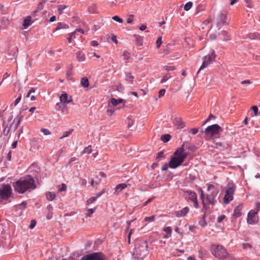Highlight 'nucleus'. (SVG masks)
I'll return each instance as SVG.
<instances>
[{
  "instance_id": "nucleus-43",
  "label": "nucleus",
  "mask_w": 260,
  "mask_h": 260,
  "mask_svg": "<svg viewBox=\"0 0 260 260\" xmlns=\"http://www.w3.org/2000/svg\"><path fill=\"white\" fill-rule=\"evenodd\" d=\"M16 206L20 207L21 209H25L26 206V202L23 201L21 204L17 205Z\"/></svg>"
},
{
  "instance_id": "nucleus-62",
  "label": "nucleus",
  "mask_w": 260,
  "mask_h": 260,
  "mask_svg": "<svg viewBox=\"0 0 260 260\" xmlns=\"http://www.w3.org/2000/svg\"><path fill=\"white\" fill-rule=\"evenodd\" d=\"M250 81L249 80H246L241 82L242 84H250Z\"/></svg>"
},
{
  "instance_id": "nucleus-23",
  "label": "nucleus",
  "mask_w": 260,
  "mask_h": 260,
  "mask_svg": "<svg viewBox=\"0 0 260 260\" xmlns=\"http://www.w3.org/2000/svg\"><path fill=\"white\" fill-rule=\"evenodd\" d=\"M171 138V137L170 135L165 134V135H162L161 136L160 139L164 143H166V142H168L169 141H170Z\"/></svg>"
},
{
  "instance_id": "nucleus-53",
  "label": "nucleus",
  "mask_w": 260,
  "mask_h": 260,
  "mask_svg": "<svg viewBox=\"0 0 260 260\" xmlns=\"http://www.w3.org/2000/svg\"><path fill=\"white\" fill-rule=\"evenodd\" d=\"M260 209V204L259 203H257L255 205V208L254 211L255 212H256V213L257 214V212Z\"/></svg>"
},
{
  "instance_id": "nucleus-2",
  "label": "nucleus",
  "mask_w": 260,
  "mask_h": 260,
  "mask_svg": "<svg viewBox=\"0 0 260 260\" xmlns=\"http://www.w3.org/2000/svg\"><path fill=\"white\" fill-rule=\"evenodd\" d=\"M184 145L183 143L181 147L176 150L173 155L171 156L169 163V166L171 168L176 169L180 166L186 158L187 154L184 152Z\"/></svg>"
},
{
  "instance_id": "nucleus-58",
  "label": "nucleus",
  "mask_w": 260,
  "mask_h": 260,
  "mask_svg": "<svg viewBox=\"0 0 260 260\" xmlns=\"http://www.w3.org/2000/svg\"><path fill=\"white\" fill-rule=\"evenodd\" d=\"M215 118V116H213L212 114H210L208 118L206 120V121L204 122L203 124H205L206 123H207L208 121H209L211 118Z\"/></svg>"
},
{
  "instance_id": "nucleus-5",
  "label": "nucleus",
  "mask_w": 260,
  "mask_h": 260,
  "mask_svg": "<svg viewBox=\"0 0 260 260\" xmlns=\"http://www.w3.org/2000/svg\"><path fill=\"white\" fill-rule=\"evenodd\" d=\"M12 194V188L9 184H4L0 188V202L8 200Z\"/></svg>"
},
{
  "instance_id": "nucleus-20",
  "label": "nucleus",
  "mask_w": 260,
  "mask_h": 260,
  "mask_svg": "<svg viewBox=\"0 0 260 260\" xmlns=\"http://www.w3.org/2000/svg\"><path fill=\"white\" fill-rule=\"evenodd\" d=\"M31 17L29 16H27L23 21V26L25 28L30 26L31 24Z\"/></svg>"
},
{
  "instance_id": "nucleus-22",
  "label": "nucleus",
  "mask_w": 260,
  "mask_h": 260,
  "mask_svg": "<svg viewBox=\"0 0 260 260\" xmlns=\"http://www.w3.org/2000/svg\"><path fill=\"white\" fill-rule=\"evenodd\" d=\"M248 37L250 39H260V35L257 32L249 33Z\"/></svg>"
},
{
  "instance_id": "nucleus-60",
  "label": "nucleus",
  "mask_w": 260,
  "mask_h": 260,
  "mask_svg": "<svg viewBox=\"0 0 260 260\" xmlns=\"http://www.w3.org/2000/svg\"><path fill=\"white\" fill-rule=\"evenodd\" d=\"M191 131L193 135H195L198 132L199 130L197 128H193L191 129Z\"/></svg>"
},
{
  "instance_id": "nucleus-35",
  "label": "nucleus",
  "mask_w": 260,
  "mask_h": 260,
  "mask_svg": "<svg viewBox=\"0 0 260 260\" xmlns=\"http://www.w3.org/2000/svg\"><path fill=\"white\" fill-rule=\"evenodd\" d=\"M145 221L152 222L155 220V215H152L149 217H145L144 218Z\"/></svg>"
},
{
  "instance_id": "nucleus-45",
  "label": "nucleus",
  "mask_w": 260,
  "mask_h": 260,
  "mask_svg": "<svg viewBox=\"0 0 260 260\" xmlns=\"http://www.w3.org/2000/svg\"><path fill=\"white\" fill-rule=\"evenodd\" d=\"M162 43V39L161 37H159L157 38V40L156 41V47L157 48H159L160 46V45Z\"/></svg>"
},
{
  "instance_id": "nucleus-27",
  "label": "nucleus",
  "mask_w": 260,
  "mask_h": 260,
  "mask_svg": "<svg viewBox=\"0 0 260 260\" xmlns=\"http://www.w3.org/2000/svg\"><path fill=\"white\" fill-rule=\"evenodd\" d=\"M77 57L80 61H83L85 59V55L81 51H78L77 53Z\"/></svg>"
},
{
  "instance_id": "nucleus-10",
  "label": "nucleus",
  "mask_w": 260,
  "mask_h": 260,
  "mask_svg": "<svg viewBox=\"0 0 260 260\" xmlns=\"http://www.w3.org/2000/svg\"><path fill=\"white\" fill-rule=\"evenodd\" d=\"M215 54L214 51H212L211 53L205 56L203 58V62L202 65H208L214 63L215 61Z\"/></svg>"
},
{
  "instance_id": "nucleus-6",
  "label": "nucleus",
  "mask_w": 260,
  "mask_h": 260,
  "mask_svg": "<svg viewBox=\"0 0 260 260\" xmlns=\"http://www.w3.org/2000/svg\"><path fill=\"white\" fill-rule=\"evenodd\" d=\"M222 131L221 127L217 124H214L208 126L205 130V133L210 137L217 135Z\"/></svg>"
},
{
  "instance_id": "nucleus-12",
  "label": "nucleus",
  "mask_w": 260,
  "mask_h": 260,
  "mask_svg": "<svg viewBox=\"0 0 260 260\" xmlns=\"http://www.w3.org/2000/svg\"><path fill=\"white\" fill-rule=\"evenodd\" d=\"M227 19L226 13L225 12H221L219 14L218 17L217 19V26L220 28L225 22Z\"/></svg>"
},
{
  "instance_id": "nucleus-42",
  "label": "nucleus",
  "mask_w": 260,
  "mask_h": 260,
  "mask_svg": "<svg viewBox=\"0 0 260 260\" xmlns=\"http://www.w3.org/2000/svg\"><path fill=\"white\" fill-rule=\"evenodd\" d=\"M112 19L117 21V22H118L119 23H122L123 22V19L120 18V17H119L118 16H114L112 17Z\"/></svg>"
},
{
  "instance_id": "nucleus-47",
  "label": "nucleus",
  "mask_w": 260,
  "mask_h": 260,
  "mask_svg": "<svg viewBox=\"0 0 260 260\" xmlns=\"http://www.w3.org/2000/svg\"><path fill=\"white\" fill-rule=\"evenodd\" d=\"M164 231L165 232H166L167 234H169L170 235V236L171 235V234L172 233V229H171V227H170V226H167V227L164 228Z\"/></svg>"
},
{
  "instance_id": "nucleus-41",
  "label": "nucleus",
  "mask_w": 260,
  "mask_h": 260,
  "mask_svg": "<svg viewBox=\"0 0 260 260\" xmlns=\"http://www.w3.org/2000/svg\"><path fill=\"white\" fill-rule=\"evenodd\" d=\"M69 35L70 37L68 38V41L70 43H71L72 42V39L73 38H75V32H73L70 34Z\"/></svg>"
},
{
  "instance_id": "nucleus-26",
  "label": "nucleus",
  "mask_w": 260,
  "mask_h": 260,
  "mask_svg": "<svg viewBox=\"0 0 260 260\" xmlns=\"http://www.w3.org/2000/svg\"><path fill=\"white\" fill-rule=\"evenodd\" d=\"M55 197L56 195L54 192H48L46 193V198L49 201H52Z\"/></svg>"
},
{
  "instance_id": "nucleus-17",
  "label": "nucleus",
  "mask_w": 260,
  "mask_h": 260,
  "mask_svg": "<svg viewBox=\"0 0 260 260\" xmlns=\"http://www.w3.org/2000/svg\"><path fill=\"white\" fill-rule=\"evenodd\" d=\"M173 123L178 128H182L184 126V123L179 117H176L173 120Z\"/></svg>"
},
{
  "instance_id": "nucleus-34",
  "label": "nucleus",
  "mask_w": 260,
  "mask_h": 260,
  "mask_svg": "<svg viewBox=\"0 0 260 260\" xmlns=\"http://www.w3.org/2000/svg\"><path fill=\"white\" fill-rule=\"evenodd\" d=\"M130 56V53L126 51H124L122 54L123 59L126 60Z\"/></svg>"
},
{
  "instance_id": "nucleus-36",
  "label": "nucleus",
  "mask_w": 260,
  "mask_h": 260,
  "mask_svg": "<svg viewBox=\"0 0 260 260\" xmlns=\"http://www.w3.org/2000/svg\"><path fill=\"white\" fill-rule=\"evenodd\" d=\"M40 131L45 135H50L51 134L50 131L47 128H42Z\"/></svg>"
},
{
  "instance_id": "nucleus-54",
  "label": "nucleus",
  "mask_w": 260,
  "mask_h": 260,
  "mask_svg": "<svg viewBox=\"0 0 260 260\" xmlns=\"http://www.w3.org/2000/svg\"><path fill=\"white\" fill-rule=\"evenodd\" d=\"M164 157V151H161L160 152H159L156 156V159H158L159 158L163 157Z\"/></svg>"
},
{
  "instance_id": "nucleus-16",
  "label": "nucleus",
  "mask_w": 260,
  "mask_h": 260,
  "mask_svg": "<svg viewBox=\"0 0 260 260\" xmlns=\"http://www.w3.org/2000/svg\"><path fill=\"white\" fill-rule=\"evenodd\" d=\"M68 95L67 93H63L61 94L59 97L60 102L62 104L70 103L72 101V98L70 97V99L68 100Z\"/></svg>"
},
{
  "instance_id": "nucleus-46",
  "label": "nucleus",
  "mask_w": 260,
  "mask_h": 260,
  "mask_svg": "<svg viewBox=\"0 0 260 260\" xmlns=\"http://www.w3.org/2000/svg\"><path fill=\"white\" fill-rule=\"evenodd\" d=\"M134 15H129L128 17L127 18L126 21L127 23H132L133 21V18H134Z\"/></svg>"
},
{
  "instance_id": "nucleus-55",
  "label": "nucleus",
  "mask_w": 260,
  "mask_h": 260,
  "mask_svg": "<svg viewBox=\"0 0 260 260\" xmlns=\"http://www.w3.org/2000/svg\"><path fill=\"white\" fill-rule=\"evenodd\" d=\"M225 216L223 215L219 216L218 217V219H217L218 222H221L225 218Z\"/></svg>"
},
{
  "instance_id": "nucleus-1",
  "label": "nucleus",
  "mask_w": 260,
  "mask_h": 260,
  "mask_svg": "<svg viewBox=\"0 0 260 260\" xmlns=\"http://www.w3.org/2000/svg\"><path fill=\"white\" fill-rule=\"evenodd\" d=\"M15 191L22 194L27 191H30L36 188L35 180L32 177L28 175L20 178L14 186Z\"/></svg>"
},
{
  "instance_id": "nucleus-59",
  "label": "nucleus",
  "mask_w": 260,
  "mask_h": 260,
  "mask_svg": "<svg viewBox=\"0 0 260 260\" xmlns=\"http://www.w3.org/2000/svg\"><path fill=\"white\" fill-rule=\"evenodd\" d=\"M251 247V245L248 243H245V244H243V247L244 249H246L248 248H250Z\"/></svg>"
},
{
  "instance_id": "nucleus-64",
  "label": "nucleus",
  "mask_w": 260,
  "mask_h": 260,
  "mask_svg": "<svg viewBox=\"0 0 260 260\" xmlns=\"http://www.w3.org/2000/svg\"><path fill=\"white\" fill-rule=\"evenodd\" d=\"M147 28V26L145 25H142L139 27V29L143 31L146 29Z\"/></svg>"
},
{
  "instance_id": "nucleus-50",
  "label": "nucleus",
  "mask_w": 260,
  "mask_h": 260,
  "mask_svg": "<svg viewBox=\"0 0 260 260\" xmlns=\"http://www.w3.org/2000/svg\"><path fill=\"white\" fill-rule=\"evenodd\" d=\"M165 92H166L165 89H160L159 91V96H158L159 98H160L161 96H162L163 95H164V94H165Z\"/></svg>"
},
{
  "instance_id": "nucleus-33",
  "label": "nucleus",
  "mask_w": 260,
  "mask_h": 260,
  "mask_svg": "<svg viewBox=\"0 0 260 260\" xmlns=\"http://www.w3.org/2000/svg\"><path fill=\"white\" fill-rule=\"evenodd\" d=\"M134 78V76L131 73L126 74V80L127 81L132 83Z\"/></svg>"
},
{
  "instance_id": "nucleus-31",
  "label": "nucleus",
  "mask_w": 260,
  "mask_h": 260,
  "mask_svg": "<svg viewBox=\"0 0 260 260\" xmlns=\"http://www.w3.org/2000/svg\"><path fill=\"white\" fill-rule=\"evenodd\" d=\"M193 4L191 2H187L184 6V10L185 11H188L192 7Z\"/></svg>"
},
{
  "instance_id": "nucleus-28",
  "label": "nucleus",
  "mask_w": 260,
  "mask_h": 260,
  "mask_svg": "<svg viewBox=\"0 0 260 260\" xmlns=\"http://www.w3.org/2000/svg\"><path fill=\"white\" fill-rule=\"evenodd\" d=\"M68 7V6L60 5L58 6L57 11L59 15H61L63 10Z\"/></svg>"
},
{
  "instance_id": "nucleus-30",
  "label": "nucleus",
  "mask_w": 260,
  "mask_h": 260,
  "mask_svg": "<svg viewBox=\"0 0 260 260\" xmlns=\"http://www.w3.org/2000/svg\"><path fill=\"white\" fill-rule=\"evenodd\" d=\"M73 131V129H70L68 131L64 132L63 133L62 136L61 137H60L59 139L60 140H61L66 137H68L70 134H71V133H72Z\"/></svg>"
},
{
  "instance_id": "nucleus-14",
  "label": "nucleus",
  "mask_w": 260,
  "mask_h": 260,
  "mask_svg": "<svg viewBox=\"0 0 260 260\" xmlns=\"http://www.w3.org/2000/svg\"><path fill=\"white\" fill-rule=\"evenodd\" d=\"M138 249L139 250L140 254L145 255L148 252V245L146 241L141 242L139 247H138Z\"/></svg>"
},
{
  "instance_id": "nucleus-52",
  "label": "nucleus",
  "mask_w": 260,
  "mask_h": 260,
  "mask_svg": "<svg viewBox=\"0 0 260 260\" xmlns=\"http://www.w3.org/2000/svg\"><path fill=\"white\" fill-rule=\"evenodd\" d=\"M23 118V116H20L18 119V121H17V124H16V127H15V129H16L17 128V127L18 126V125L20 124L21 120H22V119Z\"/></svg>"
},
{
  "instance_id": "nucleus-57",
  "label": "nucleus",
  "mask_w": 260,
  "mask_h": 260,
  "mask_svg": "<svg viewBox=\"0 0 260 260\" xmlns=\"http://www.w3.org/2000/svg\"><path fill=\"white\" fill-rule=\"evenodd\" d=\"M168 168V165L167 164H165L163 165L161 168L162 171H166Z\"/></svg>"
},
{
  "instance_id": "nucleus-37",
  "label": "nucleus",
  "mask_w": 260,
  "mask_h": 260,
  "mask_svg": "<svg viewBox=\"0 0 260 260\" xmlns=\"http://www.w3.org/2000/svg\"><path fill=\"white\" fill-rule=\"evenodd\" d=\"M91 152L92 149L90 146H88V147H86L83 150L84 153L90 154V153H91Z\"/></svg>"
},
{
  "instance_id": "nucleus-32",
  "label": "nucleus",
  "mask_w": 260,
  "mask_h": 260,
  "mask_svg": "<svg viewBox=\"0 0 260 260\" xmlns=\"http://www.w3.org/2000/svg\"><path fill=\"white\" fill-rule=\"evenodd\" d=\"M134 37L136 39V41L139 44V45H142V38L139 36L135 35Z\"/></svg>"
},
{
  "instance_id": "nucleus-25",
  "label": "nucleus",
  "mask_w": 260,
  "mask_h": 260,
  "mask_svg": "<svg viewBox=\"0 0 260 260\" xmlns=\"http://www.w3.org/2000/svg\"><path fill=\"white\" fill-rule=\"evenodd\" d=\"M81 84L84 87H87L89 86V82L87 78H82L81 80Z\"/></svg>"
},
{
  "instance_id": "nucleus-49",
  "label": "nucleus",
  "mask_w": 260,
  "mask_h": 260,
  "mask_svg": "<svg viewBox=\"0 0 260 260\" xmlns=\"http://www.w3.org/2000/svg\"><path fill=\"white\" fill-rule=\"evenodd\" d=\"M67 189V185L64 183H62L59 188L60 191H65Z\"/></svg>"
},
{
  "instance_id": "nucleus-15",
  "label": "nucleus",
  "mask_w": 260,
  "mask_h": 260,
  "mask_svg": "<svg viewBox=\"0 0 260 260\" xmlns=\"http://www.w3.org/2000/svg\"><path fill=\"white\" fill-rule=\"evenodd\" d=\"M189 211V208L188 207H185L180 210L176 211V215L177 217L184 216L188 213Z\"/></svg>"
},
{
  "instance_id": "nucleus-48",
  "label": "nucleus",
  "mask_w": 260,
  "mask_h": 260,
  "mask_svg": "<svg viewBox=\"0 0 260 260\" xmlns=\"http://www.w3.org/2000/svg\"><path fill=\"white\" fill-rule=\"evenodd\" d=\"M36 224V221L34 219H32L30 221V224L29 227L30 229H32L35 226Z\"/></svg>"
},
{
  "instance_id": "nucleus-63",
  "label": "nucleus",
  "mask_w": 260,
  "mask_h": 260,
  "mask_svg": "<svg viewBox=\"0 0 260 260\" xmlns=\"http://www.w3.org/2000/svg\"><path fill=\"white\" fill-rule=\"evenodd\" d=\"M111 40L113 42H114V43H115L116 44L117 43V40L116 39V37L115 36H113L111 38Z\"/></svg>"
},
{
  "instance_id": "nucleus-3",
  "label": "nucleus",
  "mask_w": 260,
  "mask_h": 260,
  "mask_svg": "<svg viewBox=\"0 0 260 260\" xmlns=\"http://www.w3.org/2000/svg\"><path fill=\"white\" fill-rule=\"evenodd\" d=\"M217 192H211L208 194H204L202 192L201 198L202 201V204L203 205V209L207 211L209 208V205H211L212 206H214L216 203L215 197L217 195Z\"/></svg>"
},
{
  "instance_id": "nucleus-18",
  "label": "nucleus",
  "mask_w": 260,
  "mask_h": 260,
  "mask_svg": "<svg viewBox=\"0 0 260 260\" xmlns=\"http://www.w3.org/2000/svg\"><path fill=\"white\" fill-rule=\"evenodd\" d=\"M243 206L242 205H239L237 206L234 211L233 216L235 218H237L241 215V210L242 209Z\"/></svg>"
},
{
  "instance_id": "nucleus-13",
  "label": "nucleus",
  "mask_w": 260,
  "mask_h": 260,
  "mask_svg": "<svg viewBox=\"0 0 260 260\" xmlns=\"http://www.w3.org/2000/svg\"><path fill=\"white\" fill-rule=\"evenodd\" d=\"M214 146L213 147L221 151L224 150L230 147L229 144L225 142H218L214 141Z\"/></svg>"
},
{
  "instance_id": "nucleus-4",
  "label": "nucleus",
  "mask_w": 260,
  "mask_h": 260,
  "mask_svg": "<svg viewBox=\"0 0 260 260\" xmlns=\"http://www.w3.org/2000/svg\"><path fill=\"white\" fill-rule=\"evenodd\" d=\"M211 251L213 255L220 259L226 258L228 255L226 249L221 245H212Z\"/></svg>"
},
{
  "instance_id": "nucleus-11",
  "label": "nucleus",
  "mask_w": 260,
  "mask_h": 260,
  "mask_svg": "<svg viewBox=\"0 0 260 260\" xmlns=\"http://www.w3.org/2000/svg\"><path fill=\"white\" fill-rule=\"evenodd\" d=\"M258 221V216L256 212L253 210H250L247 215V222L249 224H254Z\"/></svg>"
},
{
  "instance_id": "nucleus-21",
  "label": "nucleus",
  "mask_w": 260,
  "mask_h": 260,
  "mask_svg": "<svg viewBox=\"0 0 260 260\" xmlns=\"http://www.w3.org/2000/svg\"><path fill=\"white\" fill-rule=\"evenodd\" d=\"M69 25L64 23L59 22L57 24V27L55 28L54 31L59 30L60 29H67L69 28Z\"/></svg>"
},
{
  "instance_id": "nucleus-51",
  "label": "nucleus",
  "mask_w": 260,
  "mask_h": 260,
  "mask_svg": "<svg viewBox=\"0 0 260 260\" xmlns=\"http://www.w3.org/2000/svg\"><path fill=\"white\" fill-rule=\"evenodd\" d=\"M21 94L16 99L14 103V105L15 106H16L21 101Z\"/></svg>"
},
{
  "instance_id": "nucleus-44",
  "label": "nucleus",
  "mask_w": 260,
  "mask_h": 260,
  "mask_svg": "<svg viewBox=\"0 0 260 260\" xmlns=\"http://www.w3.org/2000/svg\"><path fill=\"white\" fill-rule=\"evenodd\" d=\"M95 209H88L87 212L86 213V216L90 217L91 214L93 213Z\"/></svg>"
},
{
  "instance_id": "nucleus-40",
  "label": "nucleus",
  "mask_w": 260,
  "mask_h": 260,
  "mask_svg": "<svg viewBox=\"0 0 260 260\" xmlns=\"http://www.w3.org/2000/svg\"><path fill=\"white\" fill-rule=\"evenodd\" d=\"M211 22V19L210 18H208V19L205 20V21H204L202 24L203 25L202 28H204V27L205 26L207 25Z\"/></svg>"
},
{
  "instance_id": "nucleus-9",
  "label": "nucleus",
  "mask_w": 260,
  "mask_h": 260,
  "mask_svg": "<svg viewBox=\"0 0 260 260\" xmlns=\"http://www.w3.org/2000/svg\"><path fill=\"white\" fill-rule=\"evenodd\" d=\"M184 194L188 199L190 200L193 203V206L195 208H198L199 204L197 201V196L194 192L190 190H186L184 191Z\"/></svg>"
},
{
  "instance_id": "nucleus-39",
  "label": "nucleus",
  "mask_w": 260,
  "mask_h": 260,
  "mask_svg": "<svg viewBox=\"0 0 260 260\" xmlns=\"http://www.w3.org/2000/svg\"><path fill=\"white\" fill-rule=\"evenodd\" d=\"M251 109L253 110L254 115L256 116H257L258 111L257 107L256 106H253L251 107Z\"/></svg>"
},
{
  "instance_id": "nucleus-19",
  "label": "nucleus",
  "mask_w": 260,
  "mask_h": 260,
  "mask_svg": "<svg viewBox=\"0 0 260 260\" xmlns=\"http://www.w3.org/2000/svg\"><path fill=\"white\" fill-rule=\"evenodd\" d=\"M127 186V184L125 183H121L117 185L115 188V192L114 194H117V193L119 191H121L122 190L124 189Z\"/></svg>"
},
{
  "instance_id": "nucleus-38",
  "label": "nucleus",
  "mask_w": 260,
  "mask_h": 260,
  "mask_svg": "<svg viewBox=\"0 0 260 260\" xmlns=\"http://www.w3.org/2000/svg\"><path fill=\"white\" fill-rule=\"evenodd\" d=\"M97 197H92L87 201V204H90L96 201Z\"/></svg>"
},
{
  "instance_id": "nucleus-29",
  "label": "nucleus",
  "mask_w": 260,
  "mask_h": 260,
  "mask_svg": "<svg viewBox=\"0 0 260 260\" xmlns=\"http://www.w3.org/2000/svg\"><path fill=\"white\" fill-rule=\"evenodd\" d=\"M205 215L206 213L205 212L204 215L203 216L202 219L199 221V224L202 226H205V225H207V222L205 220Z\"/></svg>"
},
{
  "instance_id": "nucleus-8",
  "label": "nucleus",
  "mask_w": 260,
  "mask_h": 260,
  "mask_svg": "<svg viewBox=\"0 0 260 260\" xmlns=\"http://www.w3.org/2000/svg\"><path fill=\"white\" fill-rule=\"evenodd\" d=\"M81 260H105V256L101 252H94L84 256Z\"/></svg>"
},
{
  "instance_id": "nucleus-7",
  "label": "nucleus",
  "mask_w": 260,
  "mask_h": 260,
  "mask_svg": "<svg viewBox=\"0 0 260 260\" xmlns=\"http://www.w3.org/2000/svg\"><path fill=\"white\" fill-rule=\"evenodd\" d=\"M235 190V186L232 185L229 186L225 191V194L224 195L223 201L226 204H229L231 201L233 200V194Z\"/></svg>"
},
{
  "instance_id": "nucleus-24",
  "label": "nucleus",
  "mask_w": 260,
  "mask_h": 260,
  "mask_svg": "<svg viewBox=\"0 0 260 260\" xmlns=\"http://www.w3.org/2000/svg\"><path fill=\"white\" fill-rule=\"evenodd\" d=\"M123 100L122 99H116L112 98L111 100V104L113 106H117L118 104L123 102Z\"/></svg>"
},
{
  "instance_id": "nucleus-61",
  "label": "nucleus",
  "mask_w": 260,
  "mask_h": 260,
  "mask_svg": "<svg viewBox=\"0 0 260 260\" xmlns=\"http://www.w3.org/2000/svg\"><path fill=\"white\" fill-rule=\"evenodd\" d=\"M91 43V45L94 47L98 46L99 45L98 42L96 41H92Z\"/></svg>"
},
{
  "instance_id": "nucleus-56",
  "label": "nucleus",
  "mask_w": 260,
  "mask_h": 260,
  "mask_svg": "<svg viewBox=\"0 0 260 260\" xmlns=\"http://www.w3.org/2000/svg\"><path fill=\"white\" fill-rule=\"evenodd\" d=\"M71 70H72V68L70 69V70L69 71H68V72L67 73V78L69 79H70V77L72 75V72H71Z\"/></svg>"
}]
</instances>
